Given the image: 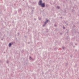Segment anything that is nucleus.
<instances>
[{"instance_id":"nucleus-11","label":"nucleus","mask_w":79,"mask_h":79,"mask_svg":"<svg viewBox=\"0 0 79 79\" xmlns=\"http://www.w3.org/2000/svg\"><path fill=\"white\" fill-rule=\"evenodd\" d=\"M19 35V33H18V35Z\"/></svg>"},{"instance_id":"nucleus-9","label":"nucleus","mask_w":79,"mask_h":79,"mask_svg":"<svg viewBox=\"0 0 79 79\" xmlns=\"http://www.w3.org/2000/svg\"><path fill=\"white\" fill-rule=\"evenodd\" d=\"M60 35H62V34H63V33H60Z\"/></svg>"},{"instance_id":"nucleus-7","label":"nucleus","mask_w":79,"mask_h":79,"mask_svg":"<svg viewBox=\"0 0 79 79\" xmlns=\"http://www.w3.org/2000/svg\"><path fill=\"white\" fill-rule=\"evenodd\" d=\"M7 63H9V61L8 60L6 62Z\"/></svg>"},{"instance_id":"nucleus-14","label":"nucleus","mask_w":79,"mask_h":79,"mask_svg":"<svg viewBox=\"0 0 79 79\" xmlns=\"http://www.w3.org/2000/svg\"><path fill=\"white\" fill-rule=\"evenodd\" d=\"M47 32H48V31H47Z\"/></svg>"},{"instance_id":"nucleus-3","label":"nucleus","mask_w":79,"mask_h":79,"mask_svg":"<svg viewBox=\"0 0 79 79\" xmlns=\"http://www.w3.org/2000/svg\"><path fill=\"white\" fill-rule=\"evenodd\" d=\"M11 45H12V44L11 43H9V47H11Z\"/></svg>"},{"instance_id":"nucleus-8","label":"nucleus","mask_w":79,"mask_h":79,"mask_svg":"<svg viewBox=\"0 0 79 79\" xmlns=\"http://www.w3.org/2000/svg\"><path fill=\"white\" fill-rule=\"evenodd\" d=\"M62 48H63V49H64V48H65L63 47H62Z\"/></svg>"},{"instance_id":"nucleus-13","label":"nucleus","mask_w":79,"mask_h":79,"mask_svg":"<svg viewBox=\"0 0 79 79\" xmlns=\"http://www.w3.org/2000/svg\"><path fill=\"white\" fill-rule=\"evenodd\" d=\"M39 19L40 20V19H41L40 18V19Z\"/></svg>"},{"instance_id":"nucleus-4","label":"nucleus","mask_w":79,"mask_h":79,"mask_svg":"<svg viewBox=\"0 0 79 79\" xmlns=\"http://www.w3.org/2000/svg\"><path fill=\"white\" fill-rule=\"evenodd\" d=\"M29 59L31 60H33V59H32L31 56L30 57Z\"/></svg>"},{"instance_id":"nucleus-12","label":"nucleus","mask_w":79,"mask_h":79,"mask_svg":"<svg viewBox=\"0 0 79 79\" xmlns=\"http://www.w3.org/2000/svg\"><path fill=\"white\" fill-rule=\"evenodd\" d=\"M46 6H48V5H46Z\"/></svg>"},{"instance_id":"nucleus-2","label":"nucleus","mask_w":79,"mask_h":79,"mask_svg":"<svg viewBox=\"0 0 79 79\" xmlns=\"http://www.w3.org/2000/svg\"><path fill=\"white\" fill-rule=\"evenodd\" d=\"M49 22V20L46 19L45 21L44 22V24L43 25V27H45V26H46V24H47V23Z\"/></svg>"},{"instance_id":"nucleus-10","label":"nucleus","mask_w":79,"mask_h":79,"mask_svg":"<svg viewBox=\"0 0 79 79\" xmlns=\"http://www.w3.org/2000/svg\"><path fill=\"white\" fill-rule=\"evenodd\" d=\"M63 28V29H65V27H64Z\"/></svg>"},{"instance_id":"nucleus-5","label":"nucleus","mask_w":79,"mask_h":79,"mask_svg":"<svg viewBox=\"0 0 79 79\" xmlns=\"http://www.w3.org/2000/svg\"><path fill=\"white\" fill-rule=\"evenodd\" d=\"M57 9H60V7L59 6H57Z\"/></svg>"},{"instance_id":"nucleus-1","label":"nucleus","mask_w":79,"mask_h":79,"mask_svg":"<svg viewBox=\"0 0 79 79\" xmlns=\"http://www.w3.org/2000/svg\"><path fill=\"white\" fill-rule=\"evenodd\" d=\"M38 5L42 7V8L45 7V4L44 3H42V0L39 1L38 2Z\"/></svg>"},{"instance_id":"nucleus-6","label":"nucleus","mask_w":79,"mask_h":79,"mask_svg":"<svg viewBox=\"0 0 79 79\" xmlns=\"http://www.w3.org/2000/svg\"><path fill=\"white\" fill-rule=\"evenodd\" d=\"M55 27H56L57 26V25L55 24L54 25Z\"/></svg>"}]
</instances>
